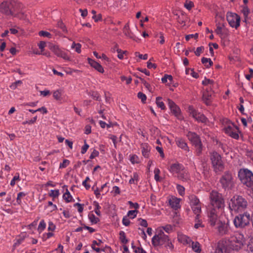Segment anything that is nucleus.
<instances>
[{
    "mask_svg": "<svg viewBox=\"0 0 253 253\" xmlns=\"http://www.w3.org/2000/svg\"><path fill=\"white\" fill-rule=\"evenodd\" d=\"M23 4L17 0H5L0 4V12L19 19L24 18Z\"/></svg>",
    "mask_w": 253,
    "mask_h": 253,
    "instance_id": "1",
    "label": "nucleus"
},
{
    "mask_svg": "<svg viewBox=\"0 0 253 253\" xmlns=\"http://www.w3.org/2000/svg\"><path fill=\"white\" fill-rule=\"evenodd\" d=\"M247 202L242 196L235 195L229 202V207L231 211L240 212L244 211L247 207Z\"/></svg>",
    "mask_w": 253,
    "mask_h": 253,
    "instance_id": "2",
    "label": "nucleus"
},
{
    "mask_svg": "<svg viewBox=\"0 0 253 253\" xmlns=\"http://www.w3.org/2000/svg\"><path fill=\"white\" fill-rule=\"evenodd\" d=\"M245 243V239L244 235L237 233L228 239L227 245L231 249L238 251L241 249Z\"/></svg>",
    "mask_w": 253,
    "mask_h": 253,
    "instance_id": "3",
    "label": "nucleus"
},
{
    "mask_svg": "<svg viewBox=\"0 0 253 253\" xmlns=\"http://www.w3.org/2000/svg\"><path fill=\"white\" fill-rule=\"evenodd\" d=\"M238 176L243 184L253 188V173L251 170L246 169H241L238 172Z\"/></svg>",
    "mask_w": 253,
    "mask_h": 253,
    "instance_id": "4",
    "label": "nucleus"
},
{
    "mask_svg": "<svg viewBox=\"0 0 253 253\" xmlns=\"http://www.w3.org/2000/svg\"><path fill=\"white\" fill-rule=\"evenodd\" d=\"M250 219V213L246 212L235 216L233 222L236 228H242L249 224Z\"/></svg>",
    "mask_w": 253,
    "mask_h": 253,
    "instance_id": "5",
    "label": "nucleus"
},
{
    "mask_svg": "<svg viewBox=\"0 0 253 253\" xmlns=\"http://www.w3.org/2000/svg\"><path fill=\"white\" fill-rule=\"evenodd\" d=\"M210 159L212 167L215 172L222 171L224 169V165L220 155L216 152L211 154Z\"/></svg>",
    "mask_w": 253,
    "mask_h": 253,
    "instance_id": "6",
    "label": "nucleus"
},
{
    "mask_svg": "<svg viewBox=\"0 0 253 253\" xmlns=\"http://www.w3.org/2000/svg\"><path fill=\"white\" fill-rule=\"evenodd\" d=\"M211 204L215 208H220L223 205V199L221 194L217 191L212 190L210 194Z\"/></svg>",
    "mask_w": 253,
    "mask_h": 253,
    "instance_id": "7",
    "label": "nucleus"
},
{
    "mask_svg": "<svg viewBox=\"0 0 253 253\" xmlns=\"http://www.w3.org/2000/svg\"><path fill=\"white\" fill-rule=\"evenodd\" d=\"M220 183L225 190L231 189L234 185L232 174L228 171L225 172L220 179Z\"/></svg>",
    "mask_w": 253,
    "mask_h": 253,
    "instance_id": "8",
    "label": "nucleus"
},
{
    "mask_svg": "<svg viewBox=\"0 0 253 253\" xmlns=\"http://www.w3.org/2000/svg\"><path fill=\"white\" fill-rule=\"evenodd\" d=\"M169 237L160 231L153 236L152 239V243L154 246H162L168 242Z\"/></svg>",
    "mask_w": 253,
    "mask_h": 253,
    "instance_id": "9",
    "label": "nucleus"
},
{
    "mask_svg": "<svg viewBox=\"0 0 253 253\" xmlns=\"http://www.w3.org/2000/svg\"><path fill=\"white\" fill-rule=\"evenodd\" d=\"M225 133L231 137L238 139L239 138L238 129L233 123L228 122L227 126L224 128Z\"/></svg>",
    "mask_w": 253,
    "mask_h": 253,
    "instance_id": "10",
    "label": "nucleus"
},
{
    "mask_svg": "<svg viewBox=\"0 0 253 253\" xmlns=\"http://www.w3.org/2000/svg\"><path fill=\"white\" fill-rule=\"evenodd\" d=\"M188 111L189 114L198 122L205 124L208 122V118L204 114L198 112L192 106H189Z\"/></svg>",
    "mask_w": 253,
    "mask_h": 253,
    "instance_id": "11",
    "label": "nucleus"
},
{
    "mask_svg": "<svg viewBox=\"0 0 253 253\" xmlns=\"http://www.w3.org/2000/svg\"><path fill=\"white\" fill-rule=\"evenodd\" d=\"M227 20L230 26L237 29L240 26V17L237 14L228 12L226 15Z\"/></svg>",
    "mask_w": 253,
    "mask_h": 253,
    "instance_id": "12",
    "label": "nucleus"
},
{
    "mask_svg": "<svg viewBox=\"0 0 253 253\" xmlns=\"http://www.w3.org/2000/svg\"><path fill=\"white\" fill-rule=\"evenodd\" d=\"M220 220L219 219L216 210L215 209H211L208 213V222L211 226H216Z\"/></svg>",
    "mask_w": 253,
    "mask_h": 253,
    "instance_id": "13",
    "label": "nucleus"
},
{
    "mask_svg": "<svg viewBox=\"0 0 253 253\" xmlns=\"http://www.w3.org/2000/svg\"><path fill=\"white\" fill-rule=\"evenodd\" d=\"M184 167L181 164L176 163L171 164L169 168V171L173 175H178L183 170Z\"/></svg>",
    "mask_w": 253,
    "mask_h": 253,
    "instance_id": "14",
    "label": "nucleus"
},
{
    "mask_svg": "<svg viewBox=\"0 0 253 253\" xmlns=\"http://www.w3.org/2000/svg\"><path fill=\"white\" fill-rule=\"evenodd\" d=\"M186 136L193 145L201 142L199 136L195 132L189 131L186 134Z\"/></svg>",
    "mask_w": 253,
    "mask_h": 253,
    "instance_id": "15",
    "label": "nucleus"
},
{
    "mask_svg": "<svg viewBox=\"0 0 253 253\" xmlns=\"http://www.w3.org/2000/svg\"><path fill=\"white\" fill-rule=\"evenodd\" d=\"M216 226L219 235H223L228 233L229 227L225 222L220 221Z\"/></svg>",
    "mask_w": 253,
    "mask_h": 253,
    "instance_id": "16",
    "label": "nucleus"
},
{
    "mask_svg": "<svg viewBox=\"0 0 253 253\" xmlns=\"http://www.w3.org/2000/svg\"><path fill=\"white\" fill-rule=\"evenodd\" d=\"M177 178L183 181V182H188L190 179V174L187 169H183L180 173L178 175H175Z\"/></svg>",
    "mask_w": 253,
    "mask_h": 253,
    "instance_id": "17",
    "label": "nucleus"
},
{
    "mask_svg": "<svg viewBox=\"0 0 253 253\" xmlns=\"http://www.w3.org/2000/svg\"><path fill=\"white\" fill-rule=\"evenodd\" d=\"M140 147L143 156L146 158H148L151 149V146L148 144L144 143L141 144Z\"/></svg>",
    "mask_w": 253,
    "mask_h": 253,
    "instance_id": "18",
    "label": "nucleus"
},
{
    "mask_svg": "<svg viewBox=\"0 0 253 253\" xmlns=\"http://www.w3.org/2000/svg\"><path fill=\"white\" fill-rule=\"evenodd\" d=\"M176 144L177 146L187 152L189 151V147L185 140L182 138H176L175 139Z\"/></svg>",
    "mask_w": 253,
    "mask_h": 253,
    "instance_id": "19",
    "label": "nucleus"
},
{
    "mask_svg": "<svg viewBox=\"0 0 253 253\" xmlns=\"http://www.w3.org/2000/svg\"><path fill=\"white\" fill-rule=\"evenodd\" d=\"M88 62L89 65L98 72L101 73L104 72L103 68L99 63L89 58H88Z\"/></svg>",
    "mask_w": 253,
    "mask_h": 253,
    "instance_id": "20",
    "label": "nucleus"
},
{
    "mask_svg": "<svg viewBox=\"0 0 253 253\" xmlns=\"http://www.w3.org/2000/svg\"><path fill=\"white\" fill-rule=\"evenodd\" d=\"M169 204L171 208L176 210L180 208V199L176 197H171L169 200Z\"/></svg>",
    "mask_w": 253,
    "mask_h": 253,
    "instance_id": "21",
    "label": "nucleus"
},
{
    "mask_svg": "<svg viewBox=\"0 0 253 253\" xmlns=\"http://www.w3.org/2000/svg\"><path fill=\"white\" fill-rule=\"evenodd\" d=\"M212 92L206 91L204 92L203 94V100L207 105H210L211 103Z\"/></svg>",
    "mask_w": 253,
    "mask_h": 253,
    "instance_id": "22",
    "label": "nucleus"
},
{
    "mask_svg": "<svg viewBox=\"0 0 253 253\" xmlns=\"http://www.w3.org/2000/svg\"><path fill=\"white\" fill-rule=\"evenodd\" d=\"M191 207L201 205L199 199L195 195H192L189 197Z\"/></svg>",
    "mask_w": 253,
    "mask_h": 253,
    "instance_id": "23",
    "label": "nucleus"
},
{
    "mask_svg": "<svg viewBox=\"0 0 253 253\" xmlns=\"http://www.w3.org/2000/svg\"><path fill=\"white\" fill-rule=\"evenodd\" d=\"M172 113L174 115V116L179 120L182 119V116L180 114V108L176 105L174 107H172L170 109Z\"/></svg>",
    "mask_w": 253,
    "mask_h": 253,
    "instance_id": "24",
    "label": "nucleus"
},
{
    "mask_svg": "<svg viewBox=\"0 0 253 253\" xmlns=\"http://www.w3.org/2000/svg\"><path fill=\"white\" fill-rule=\"evenodd\" d=\"M193 212L196 214L195 220H199L201 212V205L191 207Z\"/></svg>",
    "mask_w": 253,
    "mask_h": 253,
    "instance_id": "25",
    "label": "nucleus"
},
{
    "mask_svg": "<svg viewBox=\"0 0 253 253\" xmlns=\"http://www.w3.org/2000/svg\"><path fill=\"white\" fill-rule=\"evenodd\" d=\"M88 218L91 224H96L99 221V219L96 217L92 212H90L88 215Z\"/></svg>",
    "mask_w": 253,
    "mask_h": 253,
    "instance_id": "26",
    "label": "nucleus"
},
{
    "mask_svg": "<svg viewBox=\"0 0 253 253\" xmlns=\"http://www.w3.org/2000/svg\"><path fill=\"white\" fill-rule=\"evenodd\" d=\"M191 246H192V250L195 253H200L201 252V249L200 245L198 242H192Z\"/></svg>",
    "mask_w": 253,
    "mask_h": 253,
    "instance_id": "27",
    "label": "nucleus"
},
{
    "mask_svg": "<svg viewBox=\"0 0 253 253\" xmlns=\"http://www.w3.org/2000/svg\"><path fill=\"white\" fill-rule=\"evenodd\" d=\"M202 64L204 65L207 68L210 67L213 64L212 61L210 58L203 57L201 60Z\"/></svg>",
    "mask_w": 253,
    "mask_h": 253,
    "instance_id": "28",
    "label": "nucleus"
},
{
    "mask_svg": "<svg viewBox=\"0 0 253 253\" xmlns=\"http://www.w3.org/2000/svg\"><path fill=\"white\" fill-rule=\"evenodd\" d=\"M63 198L67 203H69L72 201L73 197L67 189L66 192L63 195Z\"/></svg>",
    "mask_w": 253,
    "mask_h": 253,
    "instance_id": "29",
    "label": "nucleus"
},
{
    "mask_svg": "<svg viewBox=\"0 0 253 253\" xmlns=\"http://www.w3.org/2000/svg\"><path fill=\"white\" fill-rule=\"evenodd\" d=\"M123 32L126 36L132 39L133 37L131 36V32L129 30V25L126 23L123 28Z\"/></svg>",
    "mask_w": 253,
    "mask_h": 253,
    "instance_id": "30",
    "label": "nucleus"
},
{
    "mask_svg": "<svg viewBox=\"0 0 253 253\" xmlns=\"http://www.w3.org/2000/svg\"><path fill=\"white\" fill-rule=\"evenodd\" d=\"M129 160L132 164H139L140 162L139 158L136 155H130Z\"/></svg>",
    "mask_w": 253,
    "mask_h": 253,
    "instance_id": "31",
    "label": "nucleus"
},
{
    "mask_svg": "<svg viewBox=\"0 0 253 253\" xmlns=\"http://www.w3.org/2000/svg\"><path fill=\"white\" fill-rule=\"evenodd\" d=\"M184 6L187 10H190L193 7H194V2L190 0H186L184 4Z\"/></svg>",
    "mask_w": 253,
    "mask_h": 253,
    "instance_id": "32",
    "label": "nucleus"
},
{
    "mask_svg": "<svg viewBox=\"0 0 253 253\" xmlns=\"http://www.w3.org/2000/svg\"><path fill=\"white\" fill-rule=\"evenodd\" d=\"M56 55L57 56L62 57L65 60H68L70 59V58L67 54L62 51L61 49H60L57 52H56Z\"/></svg>",
    "mask_w": 253,
    "mask_h": 253,
    "instance_id": "33",
    "label": "nucleus"
},
{
    "mask_svg": "<svg viewBox=\"0 0 253 253\" xmlns=\"http://www.w3.org/2000/svg\"><path fill=\"white\" fill-rule=\"evenodd\" d=\"M162 98L161 97H157L156 98V104L158 107L160 108L162 110H165L166 106L163 102L161 101Z\"/></svg>",
    "mask_w": 253,
    "mask_h": 253,
    "instance_id": "34",
    "label": "nucleus"
},
{
    "mask_svg": "<svg viewBox=\"0 0 253 253\" xmlns=\"http://www.w3.org/2000/svg\"><path fill=\"white\" fill-rule=\"evenodd\" d=\"M196 148V153L197 155L199 156L201 154L203 150V146L202 142L194 145Z\"/></svg>",
    "mask_w": 253,
    "mask_h": 253,
    "instance_id": "35",
    "label": "nucleus"
},
{
    "mask_svg": "<svg viewBox=\"0 0 253 253\" xmlns=\"http://www.w3.org/2000/svg\"><path fill=\"white\" fill-rule=\"evenodd\" d=\"M81 47L82 45L80 43H76L75 42H73L72 45H71V48L75 49V51L78 53L81 52Z\"/></svg>",
    "mask_w": 253,
    "mask_h": 253,
    "instance_id": "36",
    "label": "nucleus"
},
{
    "mask_svg": "<svg viewBox=\"0 0 253 253\" xmlns=\"http://www.w3.org/2000/svg\"><path fill=\"white\" fill-rule=\"evenodd\" d=\"M139 176L137 173L134 172L129 181L130 184H136L138 181Z\"/></svg>",
    "mask_w": 253,
    "mask_h": 253,
    "instance_id": "37",
    "label": "nucleus"
},
{
    "mask_svg": "<svg viewBox=\"0 0 253 253\" xmlns=\"http://www.w3.org/2000/svg\"><path fill=\"white\" fill-rule=\"evenodd\" d=\"M120 239L123 244H126L128 240L126 238V234L124 231H121L119 233Z\"/></svg>",
    "mask_w": 253,
    "mask_h": 253,
    "instance_id": "38",
    "label": "nucleus"
},
{
    "mask_svg": "<svg viewBox=\"0 0 253 253\" xmlns=\"http://www.w3.org/2000/svg\"><path fill=\"white\" fill-rule=\"evenodd\" d=\"M26 195V194L23 192H20L18 193L17 197L16 198V202L18 205H21L22 201L21 199L24 197Z\"/></svg>",
    "mask_w": 253,
    "mask_h": 253,
    "instance_id": "39",
    "label": "nucleus"
},
{
    "mask_svg": "<svg viewBox=\"0 0 253 253\" xmlns=\"http://www.w3.org/2000/svg\"><path fill=\"white\" fill-rule=\"evenodd\" d=\"M45 227H46V223L44 222V220L42 219L40 221V222L39 224V226L38 227V230L40 233H41L43 230H44V229L45 228Z\"/></svg>",
    "mask_w": 253,
    "mask_h": 253,
    "instance_id": "40",
    "label": "nucleus"
},
{
    "mask_svg": "<svg viewBox=\"0 0 253 253\" xmlns=\"http://www.w3.org/2000/svg\"><path fill=\"white\" fill-rule=\"evenodd\" d=\"M93 205L95 207L94 211L95 213L98 215H101V212L100 211V209H101V207L99 206V203L96 201L94 202Z\"/></svg>",
    "mask_w": 253,
    "mask_h": 253,
    "instance_id": "41",
    "label": "nucleus"
},
{
    "mask_svg": "<svg viewBox=\"0 0 253 253\" xmlns=\"http://www.w3.org/2000/svg\"><path fill=\"white\" fill-rule=\"evenodd\" d=\"M59 195V190H51L49 193V196L53 199L57 198Z\"/></svg>",
    "mask_w": 253,
    "mask_h": 253,
    "instance_id": "42",
    "label": "nucleus"
},
{
    "mask_svg": "<svg viewBox=\"0 0 253 253\" xmlns=\"http://www.w3.org/2000/svg\"><path fill=\"white\" fill-rule=\"evenodd\" d=\"M137 213V210L129 211L127 213V215L130 218L133 219L136 216Z\"/></svg>",
    "mask_w": 253,
    "mask_h": 253,
    "instance_id": "43",
    "label": "nucleus"
},
{
    "mask_svg": "<svg viewBox=\"0 0 253 253\" xmlns=\"http://www.w3.org/2000/svg\"><path fill=\"white\" fill-rule=\"evenodd\" d=\"M140 79L142 83L143 84V85L145 86V87L149 90L150 92L152 91V87H151V85L147 83L146 81H145L144 79L142 78H140Z\"/></svg>",
    "mask_w": 253,
    "mask_h": 253,
    "instance_id": "44",
    "label": "nucleus"
},
{
    "mask_svg": "<svg viewBox=\"0 0 253 253\" xmlns=\"http://www.w3.org/2000/svg\"><path fill=\"white\" fill-rule=\"evenodd\" d=\"M242 12L244 16V21L246 22L247 18L248 17V16L249 13V9L248 8V7L246 6H243V9L242 10Z\"/></svg>",
    "mask_w": 253,
    "mask_h": 253,
    "instance_id": "45",
    "label": "nucleus"
},
{
    "mask_svg": "<svg viewBox=\"0 0 253 253\" xmlns=\"http://www.w3.org/2000/svg\"><path fill=\"white\" fill-rule=\"evenodd\" d=\"M176 189L179 194L181 196H183L185 194V188L179 184L176 185Z\"/></svg>",
    "mask_w": 253,
    "mask_h": 253,
    "instance_id": "46",
    "label": "nucleus"
},
{
    "mask_svg": "<svg viewBox=\"0 0 253 253\" xmlns=\"http://www.w3.org/2000/svg\"><path fill=\"white\" fill-rule=\"evenodd\" d=\"M154 179L156 181H160L161 180L160 177L159 176V174L160 173V170L158 168H155L154 170Z\"/></svg>",
    "mask_w": 253,
    "mask_h": 253,
    "instance_id": "47",
    "label": "nucleus"
},
{
    "mask_svg": "<svg viewBox=\"0 0 253 253\" xmlns=\"http://www.w3.org/2000/svg\"><path fill=\"white\" fill-rule=\"evenodd\" d=\"M137 97L139 99H141L142 103L146 102L147 97L146 95L141 92H139L137 94Z\"/></svg>",
    "mask_w": 253,
    "mask_h": 253,
    "instance_id": "48",
    "label": "nucleus"
},
{
    "mask_svg": "<svg viewBox=\"0 0 253 253\" xmlns=\"http://www.w3.org/2000/svg\"><path fill=\"white\" fill-rule=\"evenodd\" d=\"M53 97L56 100H59L61 97V91L59 90H55L53 93Z\"/></svg>",
    "mask_w": 253,
    "mask_h": 253,
    "instance_id": "49",
    "label": "nucleus"
},
{
    "mask_svg": "<svg viewBox=\"0 0 253 253\" xmlns=\"http://www.w3.org/2000/svg\"><path fill=\"white\" fill-rule=\"evenodd\" d=\"M164 245L166 248H167V249H169L171 251H172L173 250L174 246L169 241V238H168V242H166L165 244H164Z\"/></svg>",
    "mask_w": 253,
    "mask_h": 253,
    "instance_id": "50",
    "label": "nucleus"
},
{
    "mask_svg": "<svg viewBox=\"0 0 253 253\" xmlns=\"http://www.w3.org/2000/svg\"><path fill=\"white\" fill-rule=\"evenodd\" d=\"M89 145L86 143V140H84V144L82 146V149H81V153L82 154H85L86 152L88 149L89 148Z\"/></svg>",
    "mask_w": 253,
    "mask_h": 253,
    "instance_id": "51",
    "label": "nucleus"
},
{
    "mask_svg": "<svg viewBox=\"0 0 253 253\" xmlns=\"http://www.w3.org/2000/svg\"><path fill=\"white\" fill-rule=\"evenodd\" d=\"M163 229L167 233L171 232L173 230V227L171 225L167 224L162 227Z\"/></svg>",
    "mask_w": 253,
    "mask_h": 253,
    "instance_id": "52",
    "label": "nucleus"
},
{
    "mask_svg": "<svg viewBox=\"0 0 253 253\" xmlns=\"http://www.w3.org/2000/svg\"><path fill=\"white\" fill-rule=\"evenodd\" d=\"M138 223L140 225L144 227H146L148 226L147 222L145 219L139 218L138 219Z\"/></svg>",
    "mask_w": 253,
    "mask_h": 253,
    "instance_id": "53",
    "label": "nucleus"
},
{
    "mask_svg": "<svg viewBox=\"0 0 253 253\" xmlns=\"http://www.w3.org/2000/svg\"><path fill=\"white\" fill-rule=\"evenodd\" d=\"M37 116H35L31 120H30L29 121H25L23 122L22 123V124L24 125H25L26 124H28V125L33 124L36 122V121H37Z\"/></svg>",
    "mask_w": 253,
    "mask_h": 253,
    "instance_id": "54",
    "label": "nucleus"
},
{
    "mask_svg": "<svg viewBox=\"0 0 253 253\" xmlns=\"http://www.w3.org/2000/svg\"><path fill=\"white\" fill-rule=\"evenodd\" d=\"M20 179H19V174L18 173H17L16 175H15L13 178H12V179L10 181V185L12 186H14L15 184V182L17 180H19Z\"/></svg>",
    "mask_w": 253,
    "mask_h": 253,
    "instance_id": "55",
    "label": "nucleus"
},
{
    "mask_svg": "<svg viewBox=\"0 0 253 253\" xmlns=\"http://www.w3.org/2000/svg\"><path fill=\"white\" fill-rule=\"evenodd\" d=\"M134 54L135 56H138L141 59L146 60L148 58V55L147 54L143 55L138 52H135Z\"/></svg>",
    "mask_w": 253,
    "mask_h": 253,
    "instance_id": "56",
    "label": "nucleus"
},
{
    "mask_svg": "<svg viewBox=\"0 0 253 253\" xmlns=\"http://www.w3.org/2000/svg\"><path fill=\"white\" fill-rule=\"evenodd\" d=\"M204 49V46L198 47L196 50L195 51V54L196 56H199L200 54L203 52Z\"/></svg>",
    "mask_w": 253,
    "mask_h": 253,
    "instance_id": "57",
    "label": "nucleus"
},
{
    "mask_svg": "<svg viewBox=\"0 0 253 253\" xmlns=\"http://www.w3.org/2000/svg\"><path fill=\"white\" fill-rule=\"evenodd\" d=\"M70 164V161L68 160L65 159L63 160L62 163H60L59 168H66Z\"/></svg>",
    "mask_w": 253,
    "mask_h": 253,
    "instance_id": "58",
    "label": "nucleus"
},
{
    "mask_svg": "<svg viewBox=\"0 0 253 253\" xmlns=\"http://www.w3.org/2000/svg\"><path fill=\"white\" fill-rule=\"evenodd\" d=\"M99 153L97 150L93 149L89 156L90 159H93L97 157L99 155Z\"/></svg>",
    "mask_w": 253,
    "mask_h": 253,
    "instance_id": "59",
    "label": "nucleus"
},
{
    "mask_svg": "<svg viewBox=\"0 0 253 253\" xmlns=\"http://www.w3.org/2000/svg\"><path fill=\"white\" fill-rule=\"evenodd\" d=\"M129 205L130 206V208H134L135 210H137V209H139V205L137 203H133L131 201H128V202Z\"/></svg>",
    "mask_w": 253,
    "mask_h": 253,
    "instance_id": "60",
    "label": "nucleus"
},
{
    "mask_svg": "<svg viewBox=\"0 0 253 253\" xmlns=\"http://www.w3.org/2000/svg\"><path fill=\"white\" fill-rule=\"evenodd\" d=\"M39 34L40 36L48 37L49 38H51V34L49 32L46 31H41L39 32Z\"/></svg>",
    "mask_w": 253,
    "mask_h": 253,
    "instance_id": "61",
    "label": "nucleus"
},
{
    "mask_svg": "<svg viewBox=\"0 0 253 253\" xmlns=\"http://www.w3.org/2000/svg\"><path fill=\"white\" fill-rule=\"evenodd\" d=\"M213 83V81L212 80L208 79H205V80L202 81V84L204 85H211Z\"/></svg>",
    "mask_w": 253,
    "mask_h": 253,
    "instance_id": "62",
    "label": "nucleus"
},
{
    "mask_svg": "<svg viewBox=\"0 0 253 253\" xmlns=\"http://www.w3.org/2000/svg\"><path fill=\"white\" fill-rule=\"evenodd\" d=\"M53 233L52 232L45 233L42 235V238L43 240H46L47 239H49L53 236Z\"/></svg>",
    "mask_w": 253,
    "mask_h": 253,
    "instance_id": "63",
    "label": "nucleus"
},
{
    "mask_svg": "<svg viewBox=\"0 0 253 253\" xmlns=\"http://www.w3.org/2000/svg\"><path fill=\"white\" fill-rule=\"evenodd\" d=\"M117 52H118V57L120 59H123L124 54L126 52V51H123L121 49L117 48Z\"/></svg>",
    "mask_w": 253,
    "mask_h": 253,
    "instance_id": "64",
    "label": "nucleus"
}]
</instances>
